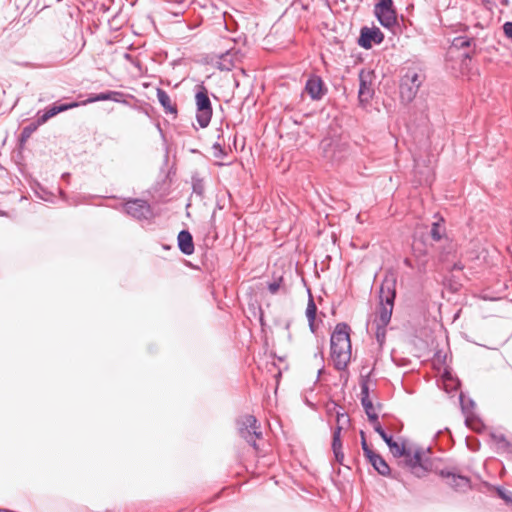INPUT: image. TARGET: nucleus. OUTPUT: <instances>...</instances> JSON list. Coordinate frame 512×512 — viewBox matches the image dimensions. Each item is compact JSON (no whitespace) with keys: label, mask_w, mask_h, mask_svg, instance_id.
Returning a JSON list of instances; mask_svg holds the SVG:
<instances>
[{"label":"nucleus","mask_w":512,"mask_h":512,"mask_svg":"<svg viewBox=\"0 0 512 512\" xmlns=\"http://www.w3.org/2000/svg\"><path fill=\"white\" fill-rule=\"evenodd\" d=\"M374 424V430L389 447L391 454L395 458H403V466L407 468L414 476L424 477L431 469V462L425 456L422 447L408 446L404 441L398 443L394 441L393 436L387 434L381 424L377 421Z\"/></svg>","instance_id":"1"},{"label":"nucleus","mask_w":512,"mask_h":512,"mask_svg":"<svg viewBox=\"0 0 512 512\" xmlns=\"http://www.w3.org/2000/svg\"><path fill=\"white\" fill-rule=\"evenodd\" d=\"M331 358L336 370H344L351 358L350 327L347 323L336 324L330 337Z\"/></svg>","instance_id":"2"},{"label":"nucleus","mask_w":512,"mask_h":512,"mask_svg":"<svg viewBox=\"0 0 512 512\" xmlns=\"http://www.w3.org/2000/svg\"><path fill=\"white\" fill-rule=\"evenodd\" d=\"M396 298V280L385 277L379 290V307L374 324L387 326L392 317L394 302Z\"/></svg>","instance_id":"3"},{"label":"nucleus","mask_w":512,"mask_h":512,"mask_svg":"<svg viewBox=\"0 0 512 512\" xmlns=\"http://www.w3.org/2000/svg\"><path fill=\"white\" fill-rule=\"evenodd\" d=\"M424 80L425 74L420 67H406L399 86L401 100L410 103L416 97Z\"/></svg>","instance_id":"4"},{"label":"nucleus","mask_w":512,"mask_h":512,"mask_svg":"<svg viewBox=\"0 0 512 512\" xmlns=\"http://www.w3.org/2000/svg\"><path fill=\"white\" fill-rule=\"evenodd\" d=\"M195 89L196 121L201 128H206L210 124L213 115L209 92L203 83L197 85Z\"/></svg>","instance_id":"5"},{"label":"nucleus","mask_w":512,"mask_h":512,"mask_svg":"<svg viewBox=\"0 0 512 512\" xmlns=\"http://www.w3.org/2000/svg\"><path fill=\"white\" fill-rule=\"evenodd\" d=\"M258 421L253 415H244L237 420L239 435L253 448L257 449L256 440L262 437Z\"/></svg>","instance_id":"6"},{"label":"nucleus","mask_w":512,"mask_h":512,"mask_svg":"<svg viewBox=\"0 0 512 512\" xmlns=\"http://www.w3.org/2000/svg\"><path fill=\"white\" fill-rule=\"evenodd\" d=\"M123 211L130 217L142 221L153 218L151 205L144 199L129 198L122 204Z\"/></svg>","instance_id":"7"},{"label":"nucleus","mask_w":512,"mask_h":512,"mask_svg":"<svg viewBox=\"0 0 512 512\" xmlns=\"http://www.w3.org/2000/svg\"><path fill=\"white\" fill-rule=\"evenodd\" d=\"M394 2H376L374 13L379 23L385 28H391L397 23V13Z\"/></svg>","instance_id":"8"},{"label":"nucleus","mask_w":512,"mask_h":512,"mask_svg":"<svg viewBox=\"0 0 512 512\" xmlns=\"http://www.w3.org/2000/svg\"><path fill=\"white\" fill-rule=\"evenodd\" d=\"M304 91L309 95L313 101H320L328 93V88L317 74H310L306 80Z\"/></svg>","instance_id":"9"},{"label":"nucleus","mask_w":512,"mask_h":512,"mask_svg":"<svg viewBox=\"0 0 512 512\" xmlns=\"http://www.w3.org/2000/svg\"><path fill=\"white\" fill-rule=\"evenodd\" d=\"M384 40V34L378 27L369 28L367 26H363L360 29V35L357 39V44L368 50L371 49L373 45H379Z\"/></svg>","instance_id":"10"},{"label":"nucleus","mask_w":512,"mask_h":512,"mask_svg":"<svg viewBox=\"0 0 512 512\" xmlns=\"http://www.w3.org/2000/svg\"><path fill=\"white\" fill-rule=\"evenodd\" d=\"M369 382H370V373L361 376L360 378V388H361V404L364 408V411L368 417L369 422L375 423L378 421V414L375 412L374 405L369 395Z\"/></svg>","instance_id":"11"},{"label":"nucleus","mask_w":512,"mask_h":512,"mask_svg":"<svg viewBox=\"0 0 512 512\" xmlns=\"http://www.w3.org/2000/svg\"><path fill=\"white\" fill-rule=\"evenodd\" d=\"M439 475L447 480V484L456 492L465 493L471 489V480L469 477L457 474L449 469H441Z\"/></svg>","instance_id":"12"},{"label":"nucleus","mask_w":512,"mask_h":512,"mask_svg":"<svg viewBox=\"0 0 512 512\" xmlns=\"http://www.w3.org/2000/svg\"><path fill=\"white\" fill-rule=\"evenodd\" d=\"M342 144L333 138H324L320 143L323 157L330 162H337L341 159Z\"/></svg>","instance_id":"13"},{"label":"nucleus","mask_w":512,"mask_h":512,"mask_svg":"<svg viewBox=\"0 0 512 512\" xmlns=\"http://www.w3.org/2000/svg\"><path fill=\"white\" fill-rule=\"evenodd\" d=\"M77 106H79L78 102L54 103L45 108L42 112L38 113L37 121L40 125H42L46 123L50 118L56 116L57 114L75 108Z\"/></svg>","instance_id":"14"},{"label":"nucleus","mask_w":512,"mask_h":512,"mask_svg":"<svg viewBox=\"0 0 512 512\" xmlns=\"http://www.w3.org/2000/svg\"><path fill=\"white\" fill-rule=\"evenodd\" d=\"M77 106H79L78 102L54 103L45 108L42 112L38 113L37 121L40 125H42L46 123L50 118L56 116L57 114L75 108Z\"/></svg>","instance_id":"15"},{"label":"nucleus","mask_w":512,"mask_h":512,"mask_svg":"<svg viewBox=\"0 0 512 512\" xmlns=\"http://www.w3.org/2000/svg\"><path fill=\"white\" fill-rule=\"evenodd\" d=\"M77 106H79L78 102L54 103L45 108L42 112L38 113L37 121L40 125H42L46 123L50 118L56 116L57 114L75 108Z\"/></svg>","instance_id":"16"},{"label":"nucleus","mask_w":512,"mask_h":512,"mask_svg":"<svg viewBox=\"0 0 512 512\" xmlns=\"http://www.w3.org/2000/svg\"><path fill=\"white\" fill-rule=\"evenodd\" d=\"M374 95V89L372 87L371 80L368 79L367 76L364 75L362 71L359 74V91L358 98L361 103H368Z\"/></svg>","instance_id":"17"},{"label":"nucleus","mask_w":512,"mask_h":512,"mask_svg":"<svg viewBox=\"0 0 512 512\" xmlns=\"http://www.w3.org/2000/svg\"><path fill=\"white\" fill-rule=\"evenodd\" d=\"M452 48L463 49L468 48L469 51L463 53L465 59H471L472 55L476 53V42L473 38L467 36L455 37L452 41Z\"/></svg>","instance_id":"18"},{"label":"nucleus","mask_w":512,"mask_h":512,"mask_svg":"<svg viewBox=\"0 0 512 512\" xmlns=\"http://www.w3.org/2000/svg\"><path fill=\"white\" fill-rule=\"evenodd\" d=\"M490 439L495 445L498 454L512 455V442L508 440L504 434L491 432Z\"/></svg>","instance_id":"19"},{"label":"nucleus","mask_w":512,"mask_h":512,"mask_svg":"<svg viewBox=\"0 0 512 512\" xmlns=\"http://www.w3.org/2000/svg\"><path fill=\"white\" fill-rule=\"evenodd\" d=\"M178 248L184 255H191L194 253L195 247L192 234L188 230H181L177 237Z\"/></svg>","instance_id":"20"},{"label":"nucleus","mask_w":512,"mask_h":512,"mask_svg":"<svg viewBox=\"0 0 512 512\" xmlns=\"http://www.w3.org/2000/svg\"><path fill=\"white\" fill-rule=\"evenodd\" d=\"M454 252V245L452 242H449L447 246L443 247V250L440 253L439 260L446 264V268L449 271H461L464 269V264L461 261L454 262L452 265H449V256Z\"/></svg>","instance_id":"21"},{"label":"nucleus","mask_w":512,"mask_h":512,"mask_svg":"<svg viewBox=\"0 0 512 512\" xmlns=\"http://www.w3.org/2000/svg\"><path fill=\"white\" fill-rule=\"evenodd\" d=\"M122 96H123V93L120 91L108 90V91L97 93V94H91L84 103H94V102L107 101V100H111V101L119 103V102H122L120 99ZM123 102L125 103L126 101H123Z\"/></svg>","instance_id":"22"},{"label":"nucleus","mask_w":512,"mask_h":512,"mask_svg":"<svg viewBox=\"0 0 512 512\" xmlns=\"http://www.w3.org/2000/svg\"><path fill=\"white\" fill-rule=\"evenodd\" d=\"M369 463L373 466V468L382 476L390 475V467L385 459L378 453H374L369 458H367Z\"/></svg>","instance_id":"23"},{"label":"nucleus","mask_w":512,"mask_h":512,"mask_svg":"<svg viewBox=\"0 0 512 512\" xmlns=\"http://www.w3.org/2000/svg\"><path fill=\"white\" fill-rule=\"evenodd\" d=\"M236 60V53L229 50L219 56L217 67L221 71H230L235 67Z\"/></svg>","instance_id":"24"},{"label":"nucleus","mask_w":512,"mask_h":512,"mask_svg":"<svg viewBox=\"0 0 512 512\" xmlns=\"http://www.w3.org/2000/svg\"><path fill=\"white\" fill-rule=\"evenodd\" d=\"M157 99L167 114L177 115V106L172 103L170 96L165 90L161 88L157 89Z\"/></svg>","instance_id":"25"},{"label":"nucleus","mask_w":512,"mask_h":512,"mask_svg":"<svg viewBox=\"0 0 512 512\" xmlns=\"http://www.w3.org/2000/svg\"><path fill=\"white\" fill-rule=\"evenodd\" d=\"M39 126L40 124L36 120L35 122H31L25 127H23L19 137L20 144H24L31 137V135L38 129Z\"/></svg>","instance_id":"26"},{"label":"nucleus","mask_w":512,"mask_h":512,"mask_svg":"<svg viewBox=\"0 0 512 512\" xmlns=\"http://www.w3.org/2000/svg\"><path fill=\"white\" fill-rule=\"evenodd\" d=\"M335 412H336V427H341V431L344 429L346 425L350 423L349 415L344 411L343 407L335 404Z\"/></svg>","instance_id":"27"},{"label":"nucleus","mask_w":512,"mask_h":512,"mask_svg":"<svg viewBox=\"0 0 512 512\" xmlns=\"http://www.w3.org/2000/svg\"><path fill=\"white\" fill-rule=\"evenodd\" d=\"M465 424L476 432H481L485 425L475 414L467 415L465 418Z\"/></svg>","instance_id":"28"},{"label":"nucleus","mask_w":512,"mask_h":512,"mask_svg":"<svg viewBox=\"0 0 512 512\" xmlns=\"http://www.w3.org/2000/svg\"><path fill=\"white\" fill-rule=\"evenodd\" d=\"M459 401H460L462 412L465 415V417L467 415L473 414L472 409L475 406V402L472 399L466 398L465 395L461 392L460 396H459Z\"/></svg>","instance_id":"29"},{"label":"nucleus","mask_w":512,"mask_h":512,"mask_svg":"<svg viewBox=\"0 0 512 512\" xmlns=\"http://www.w3.org/2000/svg\"><path fill=\"white\" fill-rule=\"evenodd\" d=\"M430 235L434 241H441L445 237V228L440 222L432 224Z\"/></svg>","instance_id":"30"},{"label":"nucleus","mask_w":512,"mask_h":512,"mask_svg":"<svg viewBox=\"0 0 512 512\" xmlns=\"http://www.w3.org/2000/svg\"><path fill=\"white\" fill-rule=\"evenodd\" d=\"M192 191L199 197L204 196L205 191V185L202 178H200L198 175L192 176Z\"/></svg>","instance_id":"31"},{"label":"nucleus","mask_w":512,"mask_h":512,"mask_svg":"<svg viewBox=\"0 0 512 512\" xmlns=\"http://www.w3.org/2000/svg\"><path fill=\"white\" fill-rule=\"evenodd\" d=\"M316 313H317V306L314 302L313 297L310 295L308 304H307V308H306V317L308 319V322H315Z\"/></svg>","instance_id":"32"},{"label":"nucleus","mask_w":512,"mask_h":512,"mask_svg":"<svg viewBox=\"0 0 512 512\" xmlns=\"http://www.w3.org/2000/svg\"><path fill=\"white\" fill-rule=\"evenodd\" d=\"M332 450H342L341 427H335L332 436Z\"/></svg>","instance_id":"33"},{"label":"nucleus","mask_w":512,"mask_h":512,"mask_svg":"<svg viewBox=\"0 0 512 512\" xmlns=\"http://www.w3.org/2000/svg\"><path fill=\"white\" fill-rule=\"evenodd\" d=\"M496 492L498 497L505 501L506 504L512 505V491L503 487H497Z\"/></svg>","instance_id":"34"},{"label":"nucleus","mask_w":512,"mask_h":512,"mask_svg":"<svg viewBox=\"0 0 512 512\" xmlns=\"http://www.w3.org/2000/svg\"><path fill=\"white\" fill-rule=\"evenodd\" d=\"M375 325H376V332H375L376 341L378 342V344L380 346H382L386 339V327L387 326H381L379 324H375Z\"/></svg>","instance_id":"35"},{"label":"nucleus","mask_w":512,"mask_h":512,"mask_svg":"<svg viewBox=\"0 0 512 512\" xmlns=\"http://www.w3.org/2000/svg\"><path fill=\"white\" fill-rule=\"evenodd\" d=\"M360 435H361V447H362L363 453L366 458H369L375 452L373 450H371L370 447L368 446V443L366 441L365 434L363 431L360 432Z\"/></svg>","instance_id":"36"},{"label":"nucleus","mask_w":512,"mask_h":512,"mask_svg":"<svg viewBox=\"0 0 512 512\" xmlns=\"http://www.w3.org/2000/svg\"><path fill=\"white\" fill-rule=\"evenodd\" d=\"M212 150H213V155L216 158H224L226 156V152H225L223 146L218 142L213 144Z\"/></svg>","instance_id":"37"},{"label":"nucleus","mask_w":512,"mask_h":512,"mask_svg":"<svg viewBox=\"0 0 512 512\" xmlns=\"http://www.w3.org/2000/svg\"><path fill=\"white\" fill-rule=\"evenodd\" d=\"M282 282V277H280L278 280L273 281L268 284V290L271 294H276L280 288V284Z\"/></svg>","instance_id":"38"},{"label":"nucleus","mask_w":512,"mask_h":512,"mask_svg":"<svg viewBox=\"0 0 512 512\" xmlns=\"http://www.w3.org/2000/svg\"><path fill=\"white\" fill-rule=\"evenodd\" d=\"M505 36L512 41V21L505 22L503 25Z\"/></svg>","instance_id":"39"},{"label":"nucleus","mask_w":512,"mask_h":512,"mask_svg":"<svg viewBox=\"0 0 512 512\" xmlns=\"http://www.w3.org/2000/svg\"><path fill=\"white\" fill-rule=\"evenodd\" d=\"M443 377H444V381H445V382H446V381H448V380H450V381L452 382V383H451V387H452V389H455V390H456V389L458 388V386L460 385L459 381H458V380H453V379H452V377H451V375H450L449 373H447V372H445V374L443 375Z\"/></svg>","instance_id":"40"},{"label":"nucleus","mask_w":512,"mask_h":512,"mask_svg":"<svg viewBox=\"0 0 512 512\" xmlns=\"http://www.w3.org/2000/svg\"><path fill=\"white\" fill-rule=\"evenodd\" d=\"M315 359L319 358L320 363L324 362L323 346L317 347V352L314 354Z\"/></svg>","instance_id":"41"},{"label":"nucleus","mask_w":512,"mask_h":512,"mask_svg":"<svg viewBox=\"0 0 512 512\" xmlns=\"http://www.w3.org/2000/svg\"><path fill=\"white\" fill-rule=\"evenodd\" d=\"M29 4L30 2L27 3V5L23 8V11L21 12V15H23V20H30V16L32 14V12H29L28 9H29Z\"/></svg>","instance_id":"42"},{"label":"nucleus","mask_w":512,"mask_h":512,"mask_svg":"<svg viewBox=\"0 0 512 512\" xmlns=\"http://www.w3.org/2000/svg\"><path fill=\"white\" fill-rule=\"evenodd\" d=\"M333 453H334L336 461L338 463H342V461L344 459V454H343L342 450H336V451H333Z\"/></svg>","instance_id":"43"},{"label":"nucleus","mask_w":512,"mask_h":512,"mask_svg":"<svg viewBox=\"0 0 512 512\" xmlns=\"http://www.w3.org/2000/svg\"><path fill=\"white\" fill-rule=\"evenodd\" d=\"M41 190L43 191L44 194L43 195L39 194V197L41 199H43L44 201H50V194L48 192L44 191L42 188H41Z\"/></svg>","instance_id":"44"},{"label":"nucleus","mask_w":512,"mask_h":512,"mask_svg":"<svg viewBox=\"0 0 512 512\" xmlns=\"http://www.w3.org/2000/svg\"><path fill=\"white\" fill-rule=\"evenodd\" d=\"M311 332L315 333V322H308Z\"/></svg>","instance_id":"45"},{"label":"nucleus","mask_w":512,"mask_h":512,"mask_svg":"<svg viewBox=\"0 0 512 512\" xmlns=\"http://www.w3.org/2000/svg\"><path fill=\"white\" fill-rule=\"evenodd\" d=\"M324 371V366L322 365L321 368L318 370V377L322 374Z\"/></svg>","instance_id":"46"},{"label":"nucleus","mask_w":512,"mask_h":512,"mask_svg":"<svg viewBox=\"0 0 512 512\" xmlns=\"http://www.w3.org/2000/svg\"><path fill=\"white\" fill-rule=\"evenodd\" d=\"M325 5H326V7H327L329 10H332V7H331V5H330V2H329V1H326V2H325Z\"/></svg>","instance_id":"47"},{"label":"nucleus","mask_w":512,"mask_h":512,"mask_svg":"<svg viewBox=\"0 0 512 512\" xmlns=\"http://www.w3.org/2000/svg\"><path fill=\"white\" fill-rule=\"evenodd\" d=\"M301 3H302V8L304 10H308V8H309L308 4H304L303 2H301Z\"/></svg>","instance_id":"48"},{"label":"nucleus","mask_w":512,"mask_h":512,"mask_svg":"<svg viewBox=\"0 0 512 512\" xmlns=\"http://www.w3.org/2000/svg\"><path fill=\"white\" fill-rule=\"evenodd\" d=\"M62 177H63V178H65V179H68V178L70 177V174H69V173H64V174L62 175Z\"/></svg>","instance_id":"49"},{"label":"nucleus","mask_w":512,"mask_h":512,"mask_svg":"<svg viewBox=\"0 0 512 512\" xmlns=\"http://www.w3.org/2000/svg\"><path fill=\"white\" fill-rule=\"evenodd\" d=\"M215 221V212H213L212 216H211V223L213 224Z\"/></svg>","instance_id":"50"},{"label":"nucleus","mask_w":512,"mask_h":512,"mask_svg":"<svg viewBox=\"0 0 512 512\" xmlns=\"http://www.w3.org/2000/svg\"><path fill=\"white\" fill-rule=\"evenodd\" d=\"M197 3L199 4V6H200L201 8H206V7H207V3H205V4H203V5L201 4V2H197Z\"/></svg>","instance_id":"51"},{"label":"nucleus","mask_w":512,"mask_h":512,"mask_svg":"<svg viewBox=\"0 0 512 512\" xmlns=\"http://www.w3.org/2000/svg\"><path fill=\"white\" fill-rule=\"evenodd\" d=\"M260 322L263 324V312L261 311Z\"/></svg>","instance_id":"52"},{"label":"nucleus","mask_w":512,"mask_h":512,"mask_svg":"<svg viewBox=\"0 0 512 512\" xmlns=\"http://www.w3.org/2000/svg\"><path fill=\"white\" fill-rule=\"evenodd\" d=\"M181 13H182V11L173 12V14H174L175 16H178V15H179V14H181Z\"/></svg>","instance_id":"53"},{"label":"nucleus","mask_w":512,"mask_h":512,"mask_svg":"<svg viewBox=\"0 0 512 512\" xmlns=\"http://www.w3.org/2000/svg\"><path fill=\"white\" fill-rule=\"evenodd\" d=\"M0 512H9L7 509H0Z\"/></svg>","instance_id":"54"},{"label":"nucleus","mask_w":512,"mask_h":512,"mask_svg":"<svg viewBox=\"0 0 512 512\" xmlns=\"http://www.w3.org/2000/svg\"><path fill=\"white\" fill-rule=\"evenodd\" d=\"M14 5H15V7H16V9H17V10H19V9H20V7H19L18 5H16V2H14Z\"/></svg>","instance_id":"55"},{"label":"nucleus","mask_w":512,"mask_h":512,"mask_svg":"<svg viewBox=\"0 0 512 512\" xmlns=\"http://www.w3.org/2000/svg\"><path fill=\"white\" fill-rule=\"evenodd\" d=\"M441 433H442V431H441V430H439V431L437 432L436 436H439Z\"/></svg>","instance_id":"56"},{"label":"nucleus","mask_w":512,"mask_h":512,"mask_svg":"<svg viewBox=\"0 0 512 512\" xmlns=\"http://www.w3.org/2000/svg\"><path fill=\"white\" fill-rule=\"evenodd\" d=\"M178 4H186L187 2H183V1H180V2H177Z\"/></svg>","instance_id":"57"},{"label":"nucleus","mask_w":512,"mask_h":512,"mask_svg":"<svg viewBox=\"0 0 512 512\" xmlns=\"http://www.w3.org/2000/svg\"><path fill=\"white\" fill-rule=\"evenodd\" d=\"M46 7L47 6H42L41 8H39V10L41 11V10L45 9Z\"/></svg>","instance_id":"58"},{"label":"nucleus","mask_w":512,"mask_h":512,"mask_svg":"<svg viewBox=\"0 0 512 512\" xmlns=\"http://www.w3.org/2000/svg\"><path fill=\"white\" fill-rule=\"evenodd\" d=\"M130 3H131V6H134L136 2H135V1H132V2H130Z\"/></svg>","instance_id":"59"},{"label":"nucleus","mask_w":512,"mask_h":512,"mask_svg":"<svg viewBox=\"0 0 512 512\" xmlns=\"http://www.w3.org/2000/svg\"><path fill=\"white\" fill-rule=\"evenodd\" d=\"M208 3H209L211 6H213V5H214V2H213V1H210V2H208Z\"/></svg>","instance_id":"60"}]
</instances>
